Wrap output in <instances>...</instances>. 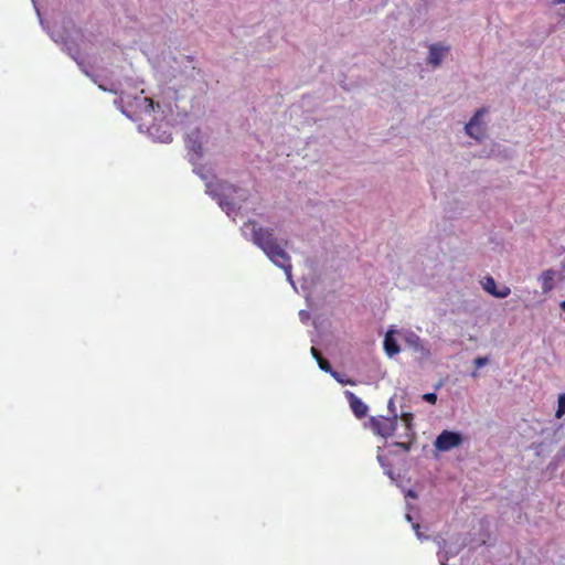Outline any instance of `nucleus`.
I'll return each instance as SVG.
<instances>
[{
  "mask_svg": "<svg viewBox=\"0 0 565 565\" xmlns=\"http://www.w3.org/2000/svg\"><path fill=\"white\" fill-rule=\"evenodd\" d=\"M243 235L248 237L278 267L284 269L288 279L291 278V260L286 252L287 241H279L270 227H264L254 220H248L242 227Z\"/></svg>",
  "mask_w": 565,
  "mask_h": 565,
  "instance_id": "1",
  "label": "nucleus"
},
{
  "mask_svg": "<svg viewBox=\"0 0 565 565\" xmlns=\"http://www.w3.org/2000/svg\"><path fill=\"white\" fill-rule=\"evenodd\" d=\"M206 192L216 198L218 200L220 205L225 209L228 207L231 204L226 201V196L232 193L236 192V186L228 184L226 182H222L217 180L215 177H213L211 180L205 182Z\"/></svg>",
  "mask_w": 565,
  "mask_h": 565,
  "instance_id": "2",
  "label": "nucleus"
},
{
  "mask_svg": "<svg viewBox=\"0 0 565 565\" xmlns=\"http://www.w3.org/2000/svg\"><path fill=\"white\" fill-rule=\"evenodd\" d=\"M370 429L381 437H391L397 427V414L391 417L386 416H374L369 422Z\"/></svg>",
  "mask_w": 565,
  "mask_h": 565,
  "instance_id": "3",
  "label": "nucleus"
},
{
  "mask_svg": "<svg viewBox=\"0 0 565 565\" xmlns=\"http://www.w3.org/2000/svg\"><path fill=\"white\" fill-rule=\"evenodd\" d=\"M487 113V108L482 107L476 111L473 117L465 126L467 135L470 137L481 140L486 136V125L481 121V117Z\"/></svg>",
  "mask_w": 565,
  "mask_h": 565,
  "instance_id": "4",
  "label": "nucleus"
},
{
  "mask_svg": "<svg viewBox=\"0 0 565 565\" xmlns=\"http://www.w3.org/2000/svg\"><path fill=\"white\" fill-rule=\"evenodd\" d=\"M462 443V438L458 433L444 430L435 440L436 449L440 451H448L458 447Z\"/></svg>",
  "mask_w": 565,
  "mask_h": 565,
  "instance_id": "5",
  "label": "nucleus"
},
{
  "mask_svg": "<svg viewBox=\"0 0 565 565\" xmlns=\"http://www.w3.org/2000/svg\"><path fill=\"white\" fill-rule=\"evenodd\" d=\"M482 287L487 292L495 298H507L511 294V289L505 285L498 288L495 280L491 276L484 277Z\"/></svg>",
  "mask_w": 565,
  "mask_h": 565,
  "instance_id": "6",
  "label": "nucleus"
},
{
  "mask_svg": "<svg viewBox=\"0 0 565 565\" xmlns=\"http://www.w3.org/2000/svg\"><path fill=\"white\" fill-rule=\"evenodd\" d=\"M345 395L353 414L358 418H363L369 411L367 405L352 392H347Z\"/></svg>",
  "mask_w": 565,
  "mask_h": 565,
  "instance_id": "7",
  "label": "nucleus"
},
{
  "mask_svg": "<svg viewBox=\"0 0 565 565\" xmlns=\"http://www.w3.org/2000/svg\"><path fill=\"white\" fill-rule=\"evenodd\" d=\"M449 51L448 46H443L439 44H433L429 47L428 62L434 66H438L441 63L445 54Z\"/></svg>",
  "mask_w": 565,
  "mask_h": 565,
  "instance_id": "8",
  "label": "nucleus"
},
{
  "mask_svg": "<svg viewBox=\"0 0 565 565\" xmlns=\"http://www.w3.org/2000/svg\"><path fill=\"white\" fill-rule=\"evenodd\" d=\"M555 275H556L555 270L547 269V270L543 271L542 275L540 276V281H541V287H542L543 294H548L550 291H552L554 289Z\"/></svg>",
  "mask_w": 565,
  "mask_h": 565,
  "instance_id": "9",
  "label": "nucleus"
},
{
  "mask_svg": "<svg viewBox=\"0 0 565 565\" xmlns=\"http://www.w3.org/2000/svg\"><path fill=\"white\" fill-rule=\"evenodd\" d=\"M188 148L193 151L198 157L203 154V146L199 140V131L189 135L186 140Z\"/></svg>",
  "mask_w": 565,
  "mask_h": 565,
  "instance_id": "10",
  "label": "nucleus"
},
{
  "mask_svg": "<svg viewBox=\"0 0 565 565\" xmlns=\"http://www.w3.org/2000/svg\"><path fill=\"white\" fill-rule=\"evenodd\" d=\"M384 350L388 356H393L399 352V345L391 332H387L384 338Z\"/></svg>",
  "mask_w": 565,
  "mask_h": 565,
  "instance_id": "11",
  "label": "nucleus"
},
{
  "mask_svg": "<svg viewBox=\"0 0 565 565\" xmlns=\"http://www.w3.org/2000/svg\"><path fill=\"white\" fill-rule=\"evenodd\" d=\"M564 414H565V393H563L558 396V405H557V409L555 413V417L559 419L563 417Z\"/></svg>",
  "mask_w": 565,
  "mask_h": 565,
  "instance_id": "12",
  "label": "nucleus"
},
{
  "mask_svg": "<svg viewBox=\"0 0 565 565\" xmlns=\"http://www.w3.org/2000/svg\"><path fill=\"white\" fill-rule=\"evenodd\" d=\"M318 365L319 367L324 371V372H328V373H332L333 370H332V366L330 364V362L328 360H326L324 358H321V359H318Z\"/></svg>",
  "mask_w": 565,
  "mask_h": 565,
  "instance_id": "13",
  "label": "nucleus"
},
{
  "mask_svg": "<svg viewBox=\"0 0 565 565\" xmlns=\"http://www.w3.org/2000/svg\"><path fill=\"white\" fill-rule=\"evenodd\" d=\"M402 420L405 423V426L407 428L408 431H411L413 428V414L411 413H404L402 415Z\"/></svg>",
  "mask_w": 565,
  "mask_h": 565,
  "instance_id": "14",
  "label": "nucleus"
},
{
  "mask_svg": "<svg viewBox=\"0 0 565 565\" xmlns=\"http://www.w3.org/2000/svg\"><path fill=\"white\" fill-rule=\"evenodd\" d=\"M488 362H489L488 358H486V356H478V358L475 359L473 364L476 365L477 369H480V367L487 365Z\"/></svg>",
  "mask_w": 565,
  "mask_h": 565,
  "instance_id": "15",
  "label": "nucleus"
},
{
  "mask_svg": "<svg viewBox=\"0 0 565 565\" xmlns=\"http://www.w3.org/2000/svg\"><path fill=\"white\" fill-rule=\"evenodd\" d=\"M331 376H332L334 380H337L339 383H341V384H351V385H353V382H352V381H350V380H344V379L340 375V373H338L337 371H333V372L331 373Z\"/></svg>",
  "mask_w": 565,
  "mask_h": 565,
  "instance_id": "16",
  "label": "nucleus"
},
{
  "mask_svg": "<svg viewBox=\"0 0 565 565\" xmlns=\"http://www.w3.org/2000/svg\"><path fill=\"white\" fill-rule=\"evenodd\" d=\"M394 446L398 447L403 451L407 452L411 450L412 441L404 443V441H396L394 443Z\"/></svg>",
  "mask_w": 565,
  "mask_h": 565,
  "instance_id": "17",
  "label": "nucleus"
},
{
  "mask_svg": "<svg viewBox=\"0 0 565 565\" xmlns=\"http://www.w3.org/2000/svg\"><path fill=\"white\" fill-rule=\"evenodd\" d=\"M423 399L430 404H435L437 402V395L435 393H426L423 395Z\"/></svg>",
  "mask_w": 565,
  "mask_h": 565,
  "instance_id": "18",
  "label": "nucleus"
},
{
  "mask_svg": "<svg viewBox=\"0 0 565 565\" xmlns=\"http://www.w3.org/2000/svg\"><path fill=\"white\" fill-rule=\"evenodd\" d=\"M310 353H311V355L313 356V359H315L317 362H318V359L323 358V356H322V354H321V352H320L317 348H315V347H311V349H310Z\"/></svg>",
  "mask_w": 565,
  "mask_h": 565,
  "instance_id": "19",
  "label": "nucleus"
},
{
  "mask_svg": "<svg viewBox=\"0 0 565 565\" xmlns=\"http://www.w3.org/2000/svg\"><path fill=\"white\" fill-rule=\"evenodd\" d=\"M143 100L146 103H148L149 109L152 110L153 109V102H152V99H150L148 97H145Z\"/></svg>",
  "mask_w": 565,
  "mask_h": 565,
  "instance_id": "20",
  "label": "nucleus"
},
{
  "mask_svg": "<svg viewBox=\"0 0 565 565\" xmlns=\"http://www.w3.org/2000/svg\"><path fill=\"white\" fill-rule=\"evenodd\" d=\"M388 408L392 411L393 415H394V414H396V413H395V408H394V402H393V399H390V402H388Z\"/></svg>",
  "mask_w": 565,
  "mask_h": 565,
  "instance_id": "21",
  "label": "nucleus"
},
{
  "mask_svg": "<svg viewBox=\"0 0 565 565\" xmlns=\"http://www.w3.org/2000/svg\"><path fill=\"white\" fill-rule=\"evenodd\" d=\"M561 309L565 311V300H563L559 305Z\"/></svg>",
  "mask_w": 565,
  "mask_h": 565,
  "instance_id": "22",
  "label": "nucleus"
},
{
  "mask_svg": "<svg viewBox=\"0 0 565 565\" xmlns=\"http://www.w3.org/2000/svg\"><path fill=\"white\" fill-rule=\"evenodd\" d=\"M408 495H409V497H412V498H415V497H416L415 492H414V491H412V490H409V491H408Z\"/></svg>",
  "mask_w": 565,
  "mask_h": 565,
  "instance_id": "23",
  "label": "nucleus"
},
{
  "mask_svg": "<svg viewBox=\"0 0 565 565\" xmlns=\"http://www.w3.org/2000/svg\"><path fill=\"white\" fill-rule=\"evenodd\" d=\"M554 3H557V4H561V3H565V0H553Z\"/></svg>",
  "mask_w": 565,
  "mask_h": 565,
  "instance_id": "24",
  "label": "nucleus"
},
{
  "mask_svg": "<svg viewBox=\"0 0 565 565\" xmlns=\"http://www.w3.org/2000/svg\"><path fill=\"white\" fill-rule=\"evenodd\" d=\"M418 527H419V525H418V524H414V529H415L416 531L418 530Z\"/></svg>",
  "mask_w": 565,
  "mask_h": 565,
  "instance_id": "25",
  "label": "nucleus"
}]
</instances>
